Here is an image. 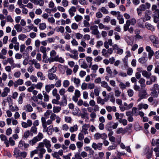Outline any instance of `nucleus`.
<instances>
[{
	"label": "nucleus",
	"mask_w": 159,
	"mask_h": 159,
	"mask_svg": "<svg viewBox=\"0 0 159 159\" xmlns=\"http://www.w3.org/2000/svg\"><path fill=\"white\" fill-rule=\"evenodd\" d=\"M98 27L97 25H93L90 27V29L92 31L91 34L96 36V37L99 38L101 37L100 34L98 29Z\"/></svg>",
	"instance_id": "f257e3e1"
},
{
	"label": "nucleus",
	"mask_w": 159,
	"mask_h": 159,
	"mask_svg": "<svg viewBox=\"0 0 159 159\" xmlns=\"http://www.w3.org/2000/svg\"><path fill=\"white\" fill-rule=\"evenodd\" d=\"M149 39L152 43L153 46L157 47L159 43V40L158 38L155 35H152L150 36Z\"/></svg>",
	"instance_id": "f03ea898"
},
{
	"label": "nucleus",
	"mask_w": 159,
	"mask_h": 159,
	"mask_svg": "<svg viewBox=\"0 0 159 159\" xmlns=\"http://www.w3.org/2000/svg\"><path fill=\"white\" fill-rule=\"evenodd\" d=\"M43 142H44V145L47 149L48 152L49 153L52 152V150L51 148V144L50 141L45 139L43 140Z\"/></svg>",
	"instance_id": "7ed1b4c3"
},
{
	"label": "nucleus",
	"mask_w": 159,
	"mask_h": 159,
	"mask_svg": "<svg viewBox=\"0 0 159 159\" xmlns=\"http://www.w3.org/2000/svg\"><path fill=\"white\" fill-rule=\"evenodd\" d=\"M94 137L96 140H98L100 139L105 140L107 138V136L105 133L100 134L99 133H97L94 134Z\"/></svg>",
	"instance_id": "20e7f679"
},
{
	"label": "nucleus",
	"mask_w": 159,
	"mask_h": 159,
	"mask_svg": "<svg viewBox=\"0 0 159 159\" xmlns=\"http://www.w3.org/2000/svg\"><path fill=\"white\" fill-rule=\"evenodd\" d=\"M146 51L148 52V58L150 60L154 54V52L151 47L149 46H147L145 47Z\"/></svg>",
	"instance_id": "39448f33"
},
{
	"label": "nucleus",
	"mask_w": 159,
	"mask_h": 159,
	"mask_svg": "<svg viewBox=\"0 0 159 159\" xmlns=\"http://www.w3.org/2000/svg\"><path fill=\"white\" fill-rule=\"evenodd\" d=\"M142 89L140 90L138 94V96L141 98H146V96L148 95L146 89L144 88H141Z\"/></svg>",
	"instance_id": "423d86ee"
},
{
	"label": "nucleus",
	"mask_w": 159,
	"mask_h": 159,
	"mask_svg": "<svg viewBox=\"0 0 159 159\" xmlns=\"http://www.w3.org/2000/svg\"><path fill=\"white\" fill-rule=\"evenodd\" d=\"M81 95L80 91L78 89L75 90L74 95L72 98V100L75 102L78 100V98H80Z\"/></svg>",
	"instance_id": "0eeeda50"
},
{
	"label": "nucleus",
	"mask_w": 159,
	"mask_h": 159,
	"mask_svg": "<svg viewBox=\"0 0 159 159\" xmlns=\"http://www.w3.org/2000/svg\"><path fill=\"white\" fill-rule=\"evenodd\" d=\"M18 147L20 149H25L28 148L29 144L26 143L24 141L21 140L19 143Z\"/></svg>",
	"instance_id": "6e6552de"
},
{
	"label": "nucleus",
	"mask_w": 159,
	"mask_h": 159,
	"mask_svg": "<svg viewBox=\"0 0 159 159\" xmlns=\"http://www.w3.org/2000/svg\"><path fill=\"white\" fill-rule=\"evenodd\" d=\"M71 52L73 54H69V56L70 57L75 60H77L78 58V52L77 51L75 50H73L71 51Z\"/></svg>",
	"instance_id": "1a4fd4ad"
},
{
	"label": "nucleus",
	"mask_w": 159,
	"mask_h": 159,
	"mask_svg": "<svg viewBox=\"0 0 159 159\" xmlns=\"http://www.w3.org/2000/svg\"><path fill=\"white\" fill-rule=\"evenodd\" d=\"M0 138L2 141H4V143L6 147H8L9 146V144L7 136L4 134H2L0 135Z\"/></svg>",
	"instance_id": "9d476101"
},
{
	"label": "nucleus",
	"mask_w": 159,
	"mask_h": 159,
	"mask_svg": "<svg viewBox=\"0 0 159 159\" xmlns=\"http://www.w3.org/2000/svg\"><path fill=\"white\" fill-rule=\"evenodd\" d=\"M30 64L33 65H34L35 67L37 69H40L41 68L40 64L35 59H33L32 60L30 61Z\"/></svg>",
	"instance_id": "9b49d317"
},
{
	"label": "nucleus",
	"mask_w": 159,
	"mask_h": 159,
	"mask_svg": "<svg viewBox=\"0 0 159 159\" xmlns=\"http://www.w3.org/2000/svg\"><path fill=\"white\" fill-rule=\"evenodd\" d=\"M37 150L38 151V156L39 158L41 159H42L43 157V154L46 152L45 149L44 148H37Z\"/></svg>",
	"instance_id": "f8f14e48"
},
{
	"label": "nucleus",
	"mask_w": 159,
	"mask_h": 159,
	"mask_svg": "<svg viewBox=\"0 0 159 159\" xmlns=\"http://www.w3.org/2000/svg\"><path fill=\"white\" fill-rule=\"evenodd\" d=\"M80 67L84 69H86L88 67V65L85 61L83 59H80L78 61Z\"/></svg>",
	"instance_id": "ddd939ff"
},
{
	"label": "nucleus",
	"mask_w": 159,
	"mask_h": 159,
	"mask_svg": "<svg viewBox=\"0 0 159 159\" xmlns=\"http://www.w3.org/2000/svg\"><path fill=\"white\" fill-rule=\"evenodd\" d=\"M108 100V98H105L104 99L100 97H98L97 98V102L98 104L104 105L105 102H107Z\"/></svg>",
	"instance_id": "4468645a"
},
{
	"label": "nucleus",
	"mask_w": 159,
	"mask_h": 159,
	"mask_svg": "<svg viewBox=\"0 0 159 159\" xmlns=\"http://www.w3.org/2000/svg\"><path fill=\"white\" fill-rule=\"evenodd\" d=\"M102 143H98L97 144L95 143H93L92 145V147L94 150H96L97 149L99 150H101L102 149Z\"/></svg>",
	"instance_id": "2eb2a0df"
},
{
	"label": "nucleus",
	"mask_w": 159,
	"mask_h": 159,
	"mask_svg": "<svg viewBox=\"0 0 159 159\" xmlns=\"http://www.w3.org/2000/svg\"><path fill=\"white\" fill-rule=\"evenodd\" d=\"M89 127V124H85L82 127L81 132L84 135L88 134V130Z\"/></svg>",
	"instance_id": "dca6fc26"
},
{
	"label": "nucleus",
	"mask_w": 159,
	"mask_h": 159,
	"mask_svg": "<svg viewBox=\"0 0 159 159\" xmlns=\"http://www.w3.org/2000/svg\"><path fill=\"white\" fill-rule=\"evenodd\" d=\"M31 2L35 5H39L40 6H43L44 4V0H31Z\"/></svg>",
	"instance_id": "f3484780"
},
{
	"label": "nucleus",
	"mask_w": 159,
	"mask_h": 159,
	"mask_svg": "<svg viewBox=\"0 0 159 159\" xmlns=\"http://www.w3.org/2000/svg\"><path fill=\"white\" fill-rule=\"evenodd\" d=\"M47 77L50 80H56L58 79V77L54 74L48 73Z\"/></svg>",
	"instance_id": "a211bd4d"
},
{
	"label": "nucleus",
	"mask_w": 159,
	"mask_h": 159,
	"mask_svg": "<svg viewBox=\"0 0 159 159\" xmlns=\"http://www.w3.org/2000/svg\"><path fill=\"white\" fill-rule=\"evenodd\" d=\"M10 92V89L8 87H6L4 88L3 90V92L1 93V97H5L7 96L8 94Z\"/></svg>",
	"instance_id": "6ab92c4d"
},
{
	"label": "nucleus",
	"mask_w": 159,
	"mask_h": 159,
	"mask_svg": "<svg viewBox=\"0 0 159 159\" xmlns=\"http://www.w3.org/2000/svg\"><path fill=\"white\" fill-rule=\"evenodd\" d=\"M76 11V8L74 6H72L70 8L68 12L71 17L75 15V13Z\"/></svg>",
	"instance_id": "aec40b11"
},
{
	"label": "nucleus",
	"mask_w": 159,
	"mask_h": 159,
	"mask_svg": "<svg viewBox=\"0 0 159 159\" xmlns=\"http://www.w3.org/2000/svg\"><path fill=\"white\" fill-rule=\"evenodd\" d=\"M157 6L156 5L153 4L152 5V10L154 11L153 13H154L155 15H157L159 18V8H157Z\"/></svg>",
	"instance_id": "412c9836"
},
{
	"label": "nucleus",
	"mask_w": 159,
	"mask_h": 159,
	"mask_svg": "<svg viewBox=\"0 0 159 159\" xmlns=\"http://www.w3.org/2000/svg\"><path fill=\"white\" fill-rule=\"evenodd\" d=\"M24 110L27 112H30L33 111V109L31 105L30 104H27L24 107Z\"/></svg>",
	"instance_id": "4be33fe9"
},
{
	"label": "nucleus",
	"mask_w": 159,
	"mask_h": 159,
	"mask_svg": "<svg viewBox=\"0 0 159 159\" xmlns=\"http://www.w3.org/2000/svg\"><path fill=\"white\" fill-rule=\"evenodd\" d=\"M71 80L73 81L74 83L75 84L76 87H79L80 83V80L79 78H77L75 77H72L71 78Z\"/></svg>",
	"instance_id": "5701e85b"
},
{
	"label": "nucleus",
	"mask_w": 159,
	"mask_h": 159,
	"mask_svg": "<svg viewBox=\"0 0 159 159\" xmlns=\"http://www.w3.org/2000/svg\"><path fill=\"white\" fill-rule=\"evenodd\" d=\"M46 92L49 93L52 89L54 88V84H47L45 86Z\"/></svg>",
	"instance_id": "b1692460"
},
{
	"label": "nucleus",
	"mask_w": 159,
	"mask_h": 159,
	"mask_svg": "<svg viewBox=\"0 0 159 159\" xmlns=\"http://www.w3.org/2000/svg\"><path fill=\"white\" fill-rule=\"evenodd\" d=\"M62 101L61 102V105L63 106H66L67 104V96L66 95H62Z\"/></svg>",
	"instance_id": "393cba45"
},
{
	"label": "nucleus",
	"mask_w": 159,
	"mask_h": 159,
	"mask_svg": "<svg viewBox=\"0 0 159 159\" xmlns=\"http://www.w3.org/2000/svg\"><path fill=\"white\" fill-rule=\"evenodd\" d=\"M32 98L34 102H38V99L40 100L41 101L43 99V96L41 93H39L36 97L33 96Z\"/></svg>",
	"instance_id": "a878e982"
},
{
	"label": "nucleus",
	"mask_w": 159,
	"mask_h": 159,
	"mask_svg": "<svg viewBox=\"0 0 159 159\" xmlns=\"http://www.w3.org/2000/svg\"><path fill=\"white\" fill-rule=\"evenodd\" d=\"M126 24L129 25H134L136 23V20L134 18H132L129 20H128L126 21Z\"/></svg>",
	"instance_id": "bb28decb"
},
{
	"label": "nucleus",
	"mask_w": 159,
	"mask_h": 159,
	"mask_svg": "<svg viewBox=\"0 0 159 159\" xmlns=\"http://www.w3.org/2000/svg\"><path fill=\"white\" fill-rule=\"evenodd\" d=\"M9 110L12 112L18 111L19 110V108L17 106H13L12 104H9Z\"/></svg>",
	"instance_id": "cd10ccee"
},
{
	"label": "nucleus",
	"mask_w": 159,
	"mask_h": 159,
	"mask_svg": "<svg viewBox=\"0 0 159 159\" xmlns=\"http://www.w3.org/2000/svg\"><path fill=\"white\" fill-rule=\"evenodd\" d=\"M24 83V80L22 79H19L14 82V87L16 88L18 85H21Z\"/></svg>",
	"instance_id": "c85d7f7f"
},
{
	"label": "nucleus",
	"mask_w": 159,
	"mask_h": 159,
	"mask_svg": "<svg viewBox=\"0 0 159 159\" xmlns=\"http://www.w3.org/2000/svg\"><path fill=\"white\" fill-rule=\"evenodd\" d=\"M106 108L107 111L109 112H111L112 111L115 112L117 111L116 107L114 106L112 107L110 106H107L106 107Z\"/></svg>",
	"instance_id": "c756f323"
},
{
	"label": "nucleus",
	"mask_w": 159,
	"mask_h": 159,
	"mask_svg": "<svg viewBox=\"0 0 159 159\" xmlns=\"http://www.w3.org/2000/svg\"><path fill=\"white\" fill-rule=\"evenodd\" d=\"M145 80L143 78H141L139 81V83L140 84L141 88H144L146 85L145 84Z\"/></svg>",
	"instance_id": "7c9ffc66"
},
{
	"label": "nucleus",
	"mask_w": 159,
	"mask_h": 159,
	"mask_svg": "<svg viewBox=\"0 0 159 159\" xmlns=\"http://www.w3.org/2000/svg\"><path fill=\"white\" fill-rule=\"evenodd\" d=\"M127 131L125 129H124L122 128H119L117 129L116 131V133L118 134H125Z\"/></svg>",
	"instance_id": "2f4dec72"
},
{
	"label": "nucleus",
	"mask_w": 159,
	"mask_h": 159,
	"mask_svg": "<svg viewBox=\"0 0 159 159\" xmlns=\"http://www.w3.org/2000/svg\"><path fill=\"white\" fill-rule=\"evenodd\" d=\"M47 93L44 91L42 92V93L43 96V101L45 102H47L49 101V96Z\"/></svg>",
	"instance_id": "473e14b6"
},
{
	"label": "nucleus",
	"mask_w": 159,
	"mask_h": 159,
	"mask_svg": "<svg viewBox=\"0 0 159 159\" xmlns=\"http://www.w3.org/2000/svg\"><path fill=\"white\" fill-rule=\"evenodd\" d=\"M54 60L55 61H58L61 63H63L65 60L62 57H59V55H57L54 57Z\"/></svg>",
	"instance_id": "72a5a7b5"
},
{
	"label": "nucleus",
	"mask_w": 159,
	"mask_h": 159,
	"mask_svg": "<svg viewBox=\"0 0 159 159\" xmlns=\"http://www.w3.org/2000/svg\"><path fill=\"white\" fill-rule=\"evenodd\" d=\"M25 96V94L22 93L20 94L18 98V104H21L23 103V98Z\"/></svg>",
	"instance_id": "f704fd0d"
},
{
	"label": "nucleus",
	"mask_w": 159,
	"mask_h": 159,
	"mask_svg": "<svg viewBox=\"0 0 159 159\" xmlns=\"http://www.w3.org/2000/svg\"><path fill=\"white\" fill-rule=\"evenodd\" d=\"M27 28L30 30H30H33L34 32H37L38 31V29L36 27L34 26V25L31 24L30 25L27 26Z\"/></svg>",
	"instance_id": "c9c22d12"
},
{
	"label": "nucleus",
	"mask_w": 159,
	"mask_h": 159,
	"mask_svg": "<svg viewBox=\"0 0 159 159\" xmlns=\"http://www.w3.org/2000/svg\"><path fill=\"white\" fill-rule=\"evenodd\" d=\"M61 109V107L54 106L53 108V112L55 113H58L59 112Z\"/></svg>",
	"instance_id": "e433bc0d"
},
{
	"label": "nucleus",
	"mask_w": 159,
	"mask_h": 159,
	"mask_svg": "<svg viewBox=\"0 0 159 159\" xmlns=\"http://www.w3.org/2000/svg\"><path fill=\"white\" fill-rule=\"evenodd\" d=\"M142 75L144 77L148 79L151 76V73L150 72H148L146 70H143L142 71Z\"/></svg>",
	"instance_id": "4c0bfd02"
},
{
	"label": "nucleus",
	"mask_w": 159,
	"mask_h": 159,
	"mask_svg": "<svg viewBox=\"0 0 159 159\" xmlns=\"http://www.w3.org/2000/svg\"><path fill=\"white\" fill-rule=\"evenodd\" d=\"M107 98H108V100L109 99L110 101L113 103L115 102V99L113 93H110Z\"/></svg>",
	"instance_id": "58836bf2"
},
{
	"label": "nucleus",
	"mask_w": 159,
	"mask_h": 159,
	"mask_svg": "<svg viewBox=\"0 0 159 159\" xmlns=\"http://www.w3.org/2000/svg\"><path fill=\"white\" fill-rule=\"evenodd\" d=\"M109 125H111V126H109L110 129L112 128L114 129H115L117 128L119 123L118 122L114 123L112 122H109Z\"/></svg>",
	"instance_id": "ea45409f"
},
{
	"label": "nucleus",
	"mask_w": 159,
	"mask_h": 159,
	"mask_svg": "<svg viewBox=\"0 0 159 159\" xmlns=\"http://www.w3.org/2000/svg\"><path fill=\"white\" fill-rule=\"evenodd\" d=\"M86 60L87 62L89 63V67H90L92 64V61L93 58L92 57L88 56L86 57Z\"/></svg>",
	"instance_id": "a19ab883"
},
{
	"label": "nucleus",
	"mask_w": 159,
	"mask_h": 159,
	"mask_svg": "<svg viewBox=\"0 0 159 159\" xmlns=\"http://www.w3.org/2000/svg\"><path fill=\"white\" fill-rule=\"evenodd\" d=\"M115 116H116V119L119 121V120L120 119H122L124 116V114L123 113L119 114L118 112H116L115 113Z\"/></svg>",
	"instance_id": "79ce46f5"
},
{
	"label": "nucleus",
	"mask_w": 159,
	"mask_h": 159,
	"mask_svg": "<svg viewBox=\"0 0 159 159\" xmlns=\"http://www.w3.org/2000/svg\"><path fill=\"white\" fill-rule=\"evenodd\" d=\"M147 57H142L138 59V61L141 64H144L147 61Z\"/></svg>",
	"instance_id": "37998d69"
},
{
	"label": "nucleus",
	"mask_w": 159,
	"mask_h": 159,
	"mask_svg": "<svg viewBox=\"0 0 159 159\" xmlns=\"http://www.w3.org/2000/svg\"><path fill=\"white\" fill-rule=\"evenodd\" d=\"M60 99V97H58V98H56L55 99H53L52 100V102L53 104H55L57 105H59L60 106H62L61 104V102L59 101V100Z\"/></svg>",
	"instance_id": "c03bdc74"
},
{
	"label": "nucleus",
	"mask_w": 159,
	"mask_h": 159,
	"mask_svg": "<svg viewBox=\"0 0 159 159\" xmlns=\"http://www.w3.org/2000/svg\"><path fill=\"white\" fill-rule=\"evenodd\" d=\"M151 17L148 16L147 14H146L145 16V18L142 17L140 19H139L138 21H141L142 20L143 22H144L146 20H150Z\"/></svg>",
	"instance_id": "a18cd8bd"
},
{
	"label": "nucleus",
	"mask_w": 159,
	"mask_h": 159,
	"mask_svg": "<svg viewBox=\"0 0 159 159\" xmlns=\"http://www.w3.org/2000/svg\"><path fill=\"white\" fill-rule=\"evenodd\" d=\"M37 75L38 77L41 80H44L45 79V76L41 72H38L37 73Z\"/></svg>",
	"instance_id": "49530a36"
},
{
	"label": "nucleus",
	"mask_w": 159,
	"mask_h": 159,
	"mask_svg": "<svg viewBox=\"0 0 159 159\" xmlns=\"http://www.w3.org/2000/svg\"><path fill=\"white\" fill-rule=\"evenodd\" d=\"M37 128L34 126H32L30 131V134L33 135V134H36L37 133Z\"/></svg>",
	"instance_id": "de8ad7c7"
},
{
	"label": "nucleus",
	"mask_w": 159,
	"mask_h": 159,
	"mask_svg": "<svg viewBox=\"0 0 159 159\" xmlns=\"http://www.w3.org/2000/svg\"><path fill=\"white\" fill-rule=\"evenodd\" d=\"M52 95L53 96L55 97L56 98H59L60 95L57 93V90L56 88L54 89L52 92Z\"/></svg>",
	"instance_id": "09e8293b"
},
{
	"label": "nucleus",
	"mask_w": 159,
	"mask_h": 159,
	"mask_svg": "<svg viewBox=\"0 0 159 159\" xmlns=\"http://www.w3.org/2000/svg\"><path fill=\"white\" fill-rule=\"evenodd\" d=\"M55 84H54V87L55 86L57 88L60 87L61 85V81L58 79L56 80Z\"/></svg>",
	"instance_id": "8fccbe9b"
},
{
	"label": "nucleus",
	"mask_w": 159,
	"mask_h": 159,
	"mask_svg": "<svg viewBox=\"0 0 159 159\" xmlns=\"http://www.w3.org/2000/svg\"><path fill=\"white\" fill-rule=\"evenodd\" d=\"M14 27L18 32H20L22 31V27L19 24L16 25H14Z\"/></svg>",
	"instance_id": "3c124183"
},
{
	"label": "nucleus",
	"mask_w": 159,
	"mask_h": 159,
	"mask_svg": "<svg viewBox=\"0 0 159 159\" xmlns=\"http://www.w3.org/2000/svg\"><path fill=\"white\" fill-rule=\"evenodd\" d=\"M145 26L148 30H150L152 31L154 30V27L150 24L146 23L145 24Z\"/></svg>",
	"instance_id": "603ef678"
},
{
	"label": "nucleus",
	"mask_w": 159,
	"mask_h": 159,
	"mask_svg": "<svg viewBox=\"0 0 159 159\" xmlns=\"http://www.w3.org/2000/svg\"><path fill=\"white\" fill-rule=\"evenodd\" d=\"M78 128V126L77 125H75L73 126L70 127V128L69 130L71 133H73L75 131H77Z\"/></svg>",
	"instance_id": "864d4df0"
},
{
	"label": "nucleus",
	"mask_w": 159,
	"mask_h": 159,
	"mask_svg": "<svg viewBox=\"0 0 159 159\" xmlns=\"http://www.w3.org/2000/svg\"><path fill=\"white\" fill-rule=\"evenodd\" d=\"M22 0H18L17 4L19 5L20 8L24 9L25 8V7H26V5H25L23 4L22 1Z\"/></svg>",
	"instance_id": "5fc2aeb1"
},
{
	"label": "nucleus",
	"mask_w": 159,
	"mask_h": 159,
	"mask_svg": "<svg viewBox=\"0 0 159 159\" xmlns=\"http://www.w3.org/2000/svg\"><path fill=\"white\" fill-rule=\"evenodd\" d=\"M99 10L104 14H107L109 13L108 10L105 7H102Z\"/></svg>",
	"instance_id": "6e6d98bb"
},
{
	"label": "nucleus",
	"mask_w": 159,
	"mask_h": 159,
	"mask_svg": "<svg viewBox=\"0 0 159 159\" xmlns=\"http://www.w3.org/2000/svg\"><path fill=\"white\" fill-rule=\"evenodd\" d=\"M20 151L17 148H15L14 151V156L15 157H17L19 156L20 154Z\"/></svg>",
	"instance_id": "4d7b16f0"
},
{
	"label": "nucleus",
	"mask_w": 159,
	"mask_h": 159,
	"mask_svg": "<svg viewBox=\"0 0 159 159\" xmlns=\"http://www.w3.org/2000/svg\"><path fill=\"white\" fill-rule=\"evenodd\" d=\"M47 131H48V134L51 135L52 132L53 131V126L50 125L47 127Z\"/></svg>",
	"instance_id": "13d9d810"
},
{
	"label": "nucleus",
	"mask_w": 159,
	"mask_h": 159,
	"mask_svg": "<svg viewBox=\"0 0 159 159\" xmlns=\"http://www.w3.org/2000/svg\"><path fill=\"white\" fill-rule=\"evenodd\" d=\"M151 90L154 91L157 90L159 94V85L158 84H155L153 85V87L151 88Z\"/></svg>",
	"instance_id": "bf43d9fd"
},
{
	"label": "nucleus",
	"mask_w": 159,
	"mask_h": 159,
	"mask_svg": "<svg viewBox=\"0 0 159 159\" xmlns=\"http://www.w3.org/2000/svg\"><path fill=\"white\" fill-rule=\"evenodd\" d=\"M124 106L125 107L126 110H128L132 108L133 105V103H130L129 105H128L127 103L125 102L124 103Z\"/></svg>",
	"instance_id": "052dcab7"
},
{
	"label": "nucleus",
	"mask_w": 159,
	"mask_h": 159,
	"mask_svg": "<svg viewBox=\"0 0 159 159\" xmlns=\"http://www.w3.org/2000/svg\"><path fill=\"white\" fill-rule=\"evenodd\" d=\"M152 91L151 92V95L154 97L157 98L158 97V92H157V91H154L150 89Z\"/></svg>",
	"instance_id": "680f3d73"
},
{
	"label": "nucleus",
	"mask_w": 159,
	"mask_h": 159,
	"mask_svg": "<svg viewBox=\"0 0 159 159\" xmlns=\"http://www.w3.org/2000/svg\"><path fill=\"white\" fill-rule=\"evenodd\" d=\"M35 137L37 139V140L39 141H40L43 138V135L42 133L39 132L38 134V135Z\"/></svg>",
	"instance_id": "e2e57ef3"
},
{
	"label": "nucleus",
	"mask_w": 159,
	"mask_h": 159,
	"mask_svg": "<svg viewBox=\"0 0 159 159\" xmlns=\"http://www.w3.org/2000/svg\"><path fill=\"white\" fill-rule=\"evenodd\" d=\"M38 141L37 140V139L34 137L32 139L29 141V143L30 144L33 146Z\"/></svg>",
	"instance_id": "0e129e2a"
},
{
	"label": "nucleus",
	"mask_w": 159,
	"mask_h": 159,
	"mask_svg": "<svg viewBox=\"0 0 159 159\" xmlns=\"http://www.w3.org/2000/svg\"><path fill=\"white\" fill-rule=\"evenodd\" d=\"M57 67L55 66H53L51 69L48 71V73L54 74L57 71Z\"/></svg>",
	"instance_id": "69168bd1"
},
{
	"label": "nucleus",
	"mask_w": 159,
	"mask_h": 159,
	"mask_svg": "<svg viewBox=\"0 0 159 159\" xmlns=\"http://www.w3.org/2000/svg\"><path fill=\"white\" fill-rule=\"evenodd\" d=\"M117 19L119 20V23L120 24H123L124 23V20L122 15L120 14L119 16L117 17Z\"/></svg>",
	"instance_id": "338daca9"
},
{
	"label": "nucleus",
	"mask_w": 159,
	"mask_h": 159,
	"mask_svg": "<svg viewBox=\"0 0 159 159\" xmlns=\"http://www.w3.org/2000/svg\"><path fill=\"white\" fill-rule=\"evenodd\" d=\"M47 26L45 23H42L39 24V28L40 30H43L46 28Z\"/></svg>",
	"instance_id": "774afa93"
}]
</instances>
